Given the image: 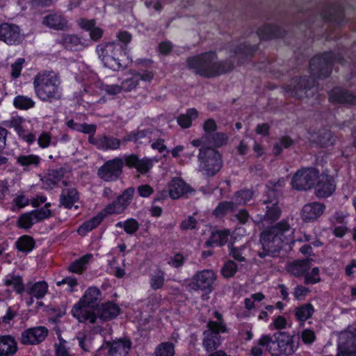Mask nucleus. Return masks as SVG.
Returning a JSON list of instances; mask_svg holds the SVG:
<instances>
[{
    "label": "nucleus",
    "mask_w": 356,
    "mask_h": 356,
    "mask_svg": "<svg viewBox=\"0 0 356 356\" xmlns=\"http://www.w3.org/2000/svg\"><path fill=\"white\" fill-rule=\"evenodd\" d=\"M334 62L343 65L345 60L340 54H336L332 51L325 52L321 56L312 58L309 61V70L313 77L293 78L290 83L284 86L287 95L298 99L312 97L316 92L315 78L327 77L332 70Z\"/></svg>",
    "instance_id": "1"
},
{
    "label": "nucleus",
    "mask_w": 356,
    "mask_h": 356,
    "mask_svg": "<svg viewBox=\"0 0 356 356\" xmlns=\"http://www.w3.org/2000/svg\"><path fill=\"white\" fill-rule=\"evenodd\" d=\"M293 232V229L284 220L263 231L260 235L261 248L257 252L258 256L266 261L277 257L284 244L293 242L291 237Z\"/></svg>",
    "instance_id": "2"
},
{
    "label": "nucleus",
    "mask_w": 356,
    "mask_h": 356,
    "mask_svg": "<svg viewBox=\"0 0 356 356\" xmlns=\"http://www.w3.org/2000/svg\"><path fill=\"white\" fill-rule=\"evenodd\" d=\"M186 64L188 68L195 74L204 78L218 76L234 67L230 60H218L216 53L212 51L188 58Z\"/></svg>",
    "instance_id": "3"
},
{
    "label": "nucleus",
    "mask_w": 356,
    "mask_h": 356,
    "mask_svg": "<svg viewBox=\"0 0 356 356\" xmlns=\"http://www.w3.org/2000/svg\"><path fill=\"white\" fill-rule=\"evenodd\" d=\"M284 186V178H280L277 181L270 180L266 183L265 192L266 198L257 203L259 209L264 212L263 214H258L259 221L272 223L280 218L282 209L278 203L280 197L282 195Z\"/></svg>",
    "instance_id": "4"
},
{
    "label": "nucleus",
    "mask_w": 356,
    "mask_h": 356,
    "mask_svg": "<svg viewBox=\"0 0 356 356\" xmlns=\"http://www.w3.org/2000/svg\"><path fill=\"white\" fill-rule=\"evenodd\" d=\"M33 87L36 96L42 102L53 103L63 97L60 76L53 71H44L35 75Z\"/></svg>",
    "instance_id": "5"
},
{
    "label": "nucleus",
    "mask_w": 356,
    "mask_h": 356,
    "mask_svg": "<svg viewBox=\"0 0 356 356\" xmlns=\"http://www.w3.org/2000/svg\"><path fill=\"white\" fill-rule=\"evenodd\" d=\"M101 293L97 287H90L79 303L75 304L71 311L72 316L79 322L88 321L95 323V314L93 311L99 306Z\"/></svg>",
    "instance_id": "6"
},
{
    "label": "nucleus",
    "mask_w": 356,
    "mask_h": 356,
    "mask_svg": "<svg viewBox=\"0 0 356 356\" xmlns=\"http://www.w3.org/2000/svg\"><path fill=\"white\" fill-rule=\"evenodd\" d=\"M259 345L265 347L273 356L292 355L296 350L293 337L285 332H277L272 336L263 335L259 340Z\"/></svg>",
    "instance_id": "7"
},
{
    "label": "nucleus",
    "mask_w": 356,
    "mask_h": 356,
    "mask_svg": "<svg viewBox=\"0 0 356 356\" xmlns=\"http://www.w3.org/2000/svg\"><path fill=\"white\" fill-rule=\"evenodd\" d=\"M122 48L118 42L113 41L99 44L96 47V51L104 67L113 71H119L127 66L122 59L124 56Z\"/></svg>",
    "instance_id": "8"
},
{
    "label": "nucleus",
    "mask_w": 356,
    "mask_h": 356,
    "mask_svg": "<svg viewBox=\"0 0 356 356\" xmlns=\"http://www.w3.org/2000/svg\"><path fill=\"white\" fill-rule=\"evenodd\" d=\"M199 151V171L207 177L215 176L222 167L221 154L213 148H200Z\"/></svg>",
    "instance_id": "9"
},
{
    "label": "nucleus",
    "mask_w": 356,
    "mask_h": 356,
    "mask_svg": "<svg viewBox=\"0 0 356 356\" xmlns=\"http://www.w3.org/2000/svg\"><path fill=\"white\" fill-rule=\"evenodd\" d=\"M217 124L213 119L209 118L204 121L203 128V138L206 140L205 148H216L225 145L229 137L224 132H217Z\"/></svg>",
    "instance_id": "10"
},
{
    "label": "nucleus",
    "mask_w": 356,
    "mask_h": 356,
    "mask_svg": "<svg viewBox=\"0 0 356 356\" xmlns=\"http://www.w3.org/2000/svg\"><path fill=\"white\" fill-rule=\"evenodd\" d=\"M207 327L203 332L202 345L207 352H213L221 344L220 334L226 332L227 327L225 323H217L213 321H209Z\"/></svg>",
    "instance_id": "11"
},
{
    "label": "nucleus",
    "mask_w": 356,
    "mask_h": 356,
    "mask_svg": "<svg viewBox=\"0 0 356 356\" xmlns=\"http://www.w3.org/2000/svg\"><path fill=\"white\" fill-rule=\"evenodd\" d=\"M318 177V171L314 168L298 170L293 177L292 186L298 191H306L315 186Z\"/></svg>",
    "instance_id": "12"
},
{
    "label": "nucleus",
    "mask_w": 356,
    "mask_h": 356,
    "mask_svg": "<svg viewBox=\"0 0 356 356\" xmlns=\"http://www.w3.org/2000/svg\"><path fill=\"white\" fill-rule=\"evenodd\" d=\"M216 279V275L212 270H203L198 271L193 275L192 281L188 284L190 290H201L206 293H210L213 290V283Z\"/></svg>",
    "instance_id": "13"
},
{
    "label": "nucleus",
    "mask_w": 356,
    "mask_h": 356,
    "mask_svg": "<svg viewBox=\"0 0 356 356\" xmlns=\"http://www.w3.org/2000/svg\"><path fill=\"white\" fill-rule=\"evenodd\" d=\"M124 161V159L120 157L106 161L98 169L99 177L104 181H116L122 173Z\"/></svg>",
    "instance_id": "14"
},
{
    "label": "nucleus",
    "mask_w": 356,
    "mask_h": 356,
    "mask_svg": "<svg viewBox=\"0 0 356 356\" xmlns=\"http://www.w3.org/2000/svg\"><path fill=\"white\" fill-rule=\"evenodd\" d=\"M24 35L19 26L3 23L0 24V40L8 45H17L24 40Z\"/></svg>",
    "instance_id": "15"
},
{
    "label": "nucleus",
    "mask_w": 356,
    "mask_h": 356,
    "mask_svg": "<svg viewBox=\"0 0 356 356\" xmlns=\"http://www.w3.org/2000/svg\"><path fill=\"white\" fill-rule=\"evenodd\" d=\"M48 329L44 326L28 328L21 333L19 341L24 345H37L45 340Z\"/></svg>",
    "instance_id": "16"
},
{
    "label": "nucleus",
    "mask_w": 356,
    "mask_h": 356,
    "mask_svg": "<svg viewBox=\"0 0 356 356\" xmlns=\"http://www.w3.org/2000/svg\"><path fill=\"white\" fill-rule=\"evenodd\" d=\"M132 346V342L128 337H122L106 341L104 348L108 350V356H127Z\"/></svg>",
    "instance_id": "17"
},
{
    "label": "nucleus",
    "mask_w": 356,
    "mask_h": 356,
    "mask_svg": "<svg viewBox=\"0 0 356 356\" xmlns=\"http://www.w3.org/2000/svg\"><path fill=\"white\" fill-rule=\"evenodd\" d=\"M329 100L334 104L355 106L356 95L346 88L335 87L329 92Z\"/></svg>",
    "instance_id": "18"
},
{
    "label": "nucleus",
    "mask_w": 356,
    "mask_h": 356,
    "mask_svg": "<svg viewBox=\"0 0 356 356\" xmlns=\"http://www.w3.org/2000/svg\"><path fill=\"white\" fill-rule=\"evenodd\" d=\"M88 142L96 146L97 149L104 151L118 149L121 145V140L119 138L105 134L98 135L97 137L90 136Z\"/></svg>",
    "instance_id": "19"
},
{
    "label": "nucleus",
    "mask_w": 356,
    "mask_h": 356,
    "mask_svg": "<svg viewBox=\"0 0 356 356\" xmlns=\"http://www.w3.org/2000/svg\"><path fill=\"white\" fill-rule=\"evenodd\" d=\"M120 312V309L118 305L113 302H107L95 308L93 314H95V321L99 318L102 321H107L116 318Z\"/></svg>",
    "instance_id": "20"
},
{
    "label": "nucleus",
    "mask_w": 356,
    "mask_h": 356,
    "mask_svg": "<svg viewBox=\"0 0 356 356\" xmlns=\"http://www.w3.org/2000/svg\"><path fill=\"white\" fill-rule=\"evenodd\" d=\"M159 132L158 130L152 128L138 129L124 136L122 141L124 143L130 141L143 143L142 140H145L147 143H149L159 136Z\"/></svg>",
    "instance_id": "21"
},
{
    "label": "nucleus",
    "mask_w": 356,
    "mask_h": 356,
    "mask_svg": "<svg viewBox=\"0 0 356 356\" xmlns=\"http://www.w3.org/2000/svg\"><path fill=\"white\" fill-rule=\"evenodd\" d=\"M325 206L320 202H311L306 204L301 211V218L305 222H311L316 220L324 213Z\"/></svg>",
    "instance_id": "22"
},
{
    "label": "nucleus",
    "mask_w": 356,
    "mask_h": 356,
    "mask_svg": "<svg viewBox=\"0 0 356 356\" xmlns=\"http://www.w3.org/2000/svg\"><path fill=\"white\" fill-rule=\"evenodd\" d=\"M42 24L56 31L69 29L70 24L66 17L61 13H51L42 18Z\"/></svg>",
    "instance_id": "23"
},
{
    "label": "nucleus",
    "mask_w": 356,
    "mask_h": 356,
    "mask_svg": "<svg viewBox=\"0 0 356 356\" xmlns=\"http://www.w3.org/2000/svg\"><path fill=\"white\" fill-rule=\"evenodd\" d=\"M126 165L129 168H135L141 174H145L153 166L152 160L148 158L139 159L136 154L126 155L124 156Z\"/></svg>",
    "instance_id": "24"
},
{
    "label": "nucleus",
    "mask_w": 356,
    "mask_h": 356,
    "mask_svg": "<svg viewBox=\"0 0 356 356\" xmlns=\"http://www.w3.org/2000/svg\"><path fill=\"white\" fill-rule=\"evenodd\" d=\"M193 191L189 185L179 177L173 178L169 184L168 193L170 197L174 200Z\"/></svg>",
    "instance_id": "25"
},
{
    "label": "nucleus",
    "mask_w": 356,
    "mask_h": 356,
    "mask_svg": "<svg viewBox=\"0 0 356 356\" xmlns=\"http://www.w3.org/2000/svg\"><path fill=\"white\" fill-rule=\"evenodd\" d=\"M66 173L64 168L49 169L47 174L41 179L42 187L45 189H52L63 178Z\"/></svg>",
    "instance_id": "26"
},
{
    "label": "nucleus",
    "mask_w": 356,
    "mask_h": 356,
    "mask_svg": "<svg viewBox=\"0 0 356 356\" xmlns=\"http://www.w3.org/2000/svg\"><path fill=\"white\" fill-rule=\"evenodd\" d=\"M318 181L315 185L316 195L318 197H326L335 191L334 181L327 176H318Z\"/></svg>",
    "instance_id": "27"
},
{
    "label": "nucleus",
    "mask_w": 356,
    "mask_h": 356,
    "mask_svg": "<svg viewBox=\"0 0 356 356\" xmlns=\"http://www.w3.org/2000/svg\"><path fill=\"white\" fill-rule=\"evenodd\" d=\"M77 24L81 29L89 32L92 40L97 41L102 37L104 31L96 26V22L95 19L80 18L77 20Z\"/></svg>",
    "instance_id": "28"
},
{
    "label": "nucleus",
    "mask_w": 356,
    "mask_h": 356,
    "mask_svg": "<svg viewBox=\"0 0 356 356\" xmlns=\"http://www.w3.org/2000/svg\"><path fill=\"white\" fill-rule=\"evenodd\" d=\"M311 268V262L308 259L296 260L287 264L286 270L295 277H299L305 275Z\"/></svg>",
    "instance_id": "29"
},
{
    "label": "nucleus",
    "mask_w": 356,
    "mask_h": 356,
    "mask_svg": "<svg viewBox=\"0 0 356 356\" xmlns=\"http://www.w3.org/2000/svg\"><path fill=\"white\" fill-rule=\"evenodd\" d=\"M17 350V341L10 336L0 337V356H13Z\"/></svg>",
    "instance_id": "30"
},
{
    "label": "nucleus",
    "mask_w": 356,
    "mask_h": 356,
    "mask_svg": "<svg viewBox=\"0 0 356 356\" xmlns=\"http://www.w3.org/2000/svg\"><path fill=\"white\" fill-rule=\"evenodd\" d=\"M79 200V195L75 188H64L60 195V204L66 209H71Z\"/></svg>",
    "instance_id": "31"
},
{
    "label": "nucleus",
    "mask_w": 356,
    "mask_h": 356,
    "mask_svg": "<svg viewBox=\"0 0 356 356\" xmlns=\"http://www.w3.org/2000/svg\"><path fill=\"white\" fill-rule=\"evenodd\" d=\"M257 33L261 40H269L283 36L284 31L277 26L267 24L259 28Z\"/></svg>",
    "instance_id": "32"
},
{
    "label": "nucleus",
    "mask_w": 356,
    "mask_h": 356,
    "mask_svg": "<svg viewBox=\"0 0 356 356\" xmlns=\"http://www.w3.org/2000/svg\"><path fill=\"white\" fill-rule=\"evenodd\" d=\"M60 43L65 48L72 51H78L84 47V44L81 39L73 34L63 35L61 38Z\"/></svg>",
    "instance_id": "33"
},
{
    "label": "nucleus",
    "mask_w": 356,
    "mask_h": 356,
    "mask_svg": "<svg viewBox=\"0 0 356 356\" xmlns=\"http://www.w3.org/2000/svg\"><path fill=\"white\" fill-rule=\"evenodd\" d=\"M229 232L227 230H220L213 232L209 238L205 242V245L211 247L214 245L222 246L228 241Z\"/></svg>",
    "instance_id": "34"
},
{
    "label": "nucleus",
    "mask_w": 356,
    "mask_h": 356,
    "mask_svg": "<svg viewBox=\"0 0 356 356\" xmlns=\"http://www.w3.org/2000/svg\"><path fill=\"white\" fill-rule=\"evenodd\" d=\"M16 160L17 163L23 167L24 170L38 167L41 161V159L35 154L19 155Z\"/></svg>",
    "instance_id": "35"
},
{
    "label": "nucleus",
    "mask_w": 356,
    "mask_h": 356,
    "mask_svg": "<svg viewBox=\"0 0 356 356\" xmlns=\"http://www.w3.org/2000/svg\"><path fill=\"white\" fill-rule=\"evenodd\" d=\"M48 284L44 281L38 282L27 288L26 293L38 300L42 299L47 294Z\"/></svg>",
    "instance_id": "36"
},
{
    "label": "nucleus",
    "mask_w": 356,
    "mask_h": 356,
    "mask_svg": "<svg viewBox=\"0 0 356 356\" xmlns=\"http://www.w3.org/2000/svg\"><path fill=\"white\" fill-rule=\"evenodd\" d=\"M197 116L198 112L195 108H189L185 114L179 115L177 118V121L181 128L187 129L191 126L192 121L196 119Z\"/></svg>",
    "instance_id": "37"
},
{
    "label": "nucleus",
    "mask_w": 356,
    "mask_h": 356,
    "mask_svg": "<svg viewBox=\"0 0 356 356\" xmlns=\"http://www.w3.org/2000/svg\"><path fill=\"white\" fill-rule=\"evenodd\" d=\"M104 218V215L103 213L97 214L90 220L83 222L78 229V233L81 236L86 235L87 232L97 227L103 220Z\"/></svg>",
    "instance_id": "38"
},
{
    "label": "nucleus",
    "mask_w": 356,
    "mask_h": 356,
    "mask_svg": "<svg viewBox=\"0 0 356 356\" xmlns=\"http://www.w3.org/2000/svg\"><path fill=\"white\" fill-rule=\"evenodd\" d=\"M316 143L323 147L332 146L335 143V137L330 130L323 129L318 133Z\"/></svg>",
    "instance_id": "39"
},
{
    "label": "nucleus",
    "mask_w": 356,
    "mask_h": 356,
    "mask_svg": "<svg viewBox=\"0 0 356 356\" xmlns=\"http://www.w3.org/2000/svg\"><path fill=\"white\" fill-rule=\"evenodd\" d=\"M314 312V307L310 303L302 305L295 309V316L299 321H305L312 317Z\"/></svg>",
    "instance_id": "40"
},
{
    "label": "nucleus",
    "mask_w": 356,
    "mask_h": 356,
    "mask_svg": "<svg viewBox=\"0 0 356 356\" xmlns=\"http://www.w3.org/2000/svg\"><path fill=\"white\" fill-rule=\"evenodd\" d=\"M15 245L19 251L29 252L33 249L35 241L31 236L24 235L18 238L15 243Z\"/></svg>",
    "instance_id": "41"
},
{
    "label": "nucleus",
    "mask_w": 356,
    "mask_h": 356,
    "mask_svg": "<svg viewBox=\"0 0 356 356\" xmlns=\"http://www.w3.org/2000/svg\"><path fill=\"white\" fill-rule=\"evenodd\" d=\"M92 257L91 254H88L74 261L67 267L68 270L73 273H82L86 268V265Z\"/></svg>",
    "instance_id": "42"
},
{
    "label": "nucleus",
    "mask_w": 356,
    "mask_h": 356,
    "mask_svg": "<svg viewBox=\"0 0 356 356\" xmlns=\"http://www.w3.org/2000/svg\"><path fill=\"white\" fill-rule=\"evenodd\" d=\"M254 191L251 189H242L235 193L234 201L236 205L247 204L252 199Z\"/></svg>",
    "instance_id": "43"
},
{
    "label": "nucleus",
    "mask_w": 356,
    "mask_h": 356,
    "mask_svg": "<svg viewBox=\"0 0 356 356\" xmlns=\"http://www.w3.org/2000/svg\"><path fill=\"white\" fill-rule=\"evenodd\" d=\"M115 226L123 228L127 234L133 235L138 230L140 225L136 219L129 218L124 222H118Z\"/></svg>",
    "instance_id": "44"
},
{
    "label": "nucleus",
    "mask_w": 356,
    "mask_h": 356,
    "mask_svg": "<svg viewBox=\"0 0 356 356\" xmlns=\"http://www.w3.org/2000/svg\"><path fill=\"white\" fill-rule=\"evenodd\" d=\"M257 49V47L256 45L251 46L246 43H242L236 47L234 54L236 56L248 58L252 56Z\"/></svg>",
    "instance_id": "45"
},
{
    "label": "nucleus",
    "mask_w": 356,
    "mask_h": 356,
    "mask_svg": "<svg viewBox=\"0 0 356 356\" xmlns=\"http://www.w3.org/2000/svg\"><path fill=\"white\" fill-rule=\"evenodd\" d=\"M165 282V273L158 269L150 276L149 284L152 289L157 290L163 287Z\"/></svg>",
    "instance_id": "46"
},
{
    "label": "nucleus",
    "mask_w": 356,
    "mask_h": 356,
    "mask_svg": "<svg viewBox=\"0 0 356 356\" xmlns=\"http://www.w3.org/2000/svg\"><path fill=\"white\" fill-rule=\"evenodd\" d=\"M327 20L341 24L343 20V9L340 5L331 8L325 16Z\"/></svg>",
    "instance_id": "47"
},
{
    "label": "nucleus",
    "mask_w": 356,
    "mask_h": 356,
    "mask_svg": "<svg viewBox=\"0 0 356 356\" xmlns=\"http://www.w3.org/2000/svg\"><path fill=\"white\" fill-rule=\"evenodd\" d=\"M6 286H13V289L17 293H22L24 291L22 279L20 276L8 275L4 281Z\"/></svg>",
    "instance_id": "48"
},
{
    "label": "nucleus",
    "mask_w": 356,
    "mask_h": 356,
    "mask_svg": "<svg viewBox=\"0 0 356 356\" xmlns=\"http://www.w3.org/2000/svg\"><path fill=\"white\" fill-rule=\"evenodd\" d=\"M13 104L15 108L26 110L34 106V101L26 96L18 95L13 100Z\"/></svg>",
    "instance_id": "49"
},
{
    "label": "nucleus",
    "mask_w": 356,
    "mask_h": 356,
    "mask_svg": "<svg viewBox=\"0 0 356 356\" xmlns=\"http://www.w3.org/2000/svg\"><path fill=\"white\" fill-rule=\"evenodd\" d=\"M155 356H173L175 346L171 342H163L158 345L154 352Z\"/></svg>",
    "instance_id": "50"
},
{
    "label": "nucleus",
    "mask_w": 356,
    "mask_h": 356,
    "mask_svg": "<svg viewBox=\"0 0 356 356\" xmlns=\"http://www.w3.org/2000/svg\"><path fill=\"white\" fill-rule=\"evenodd\" d=\"M236 209V205L232 201H224L220 202L213 211V213L217 216H223L229 211H234Z\"/></svg>",
    "instance_id": "51"
},
{
    "label": "nucleus",
    "mask_w": 356,
    "mask_h": 356,
    "mask_svg": "<svg viewBox=\"0 0 356 356\" xmlns=\"http://www.w3.org/2000/svg\"><path fill=\"white\" fill-rule=\"evenodd\" d=\"M17 226L22 229H29L36 223L33 218V213L31 212L22 214L17 220Z\"/></svg>",
    "instance_id": "52"
},
{
    "label": "nucleus",
    "mask_w": 356,
    "mask_h": 356,
    "mask_svg": "<svg viewBox=\"0 0 356 356\" xmlns=\"http://www.w3.org/2000/svg\"><path fill=\"white\" fill-rule=\"evenodd\" d=\"M126 209L118 199L107 205L103 210L104 216L108 214H120Z\"/></svg>",
    "instance_id": "53"
},
{
    "label": "nucleus",
    "mask_w": 356,
    "mask_h": 356,
    "mask_svg": "<svg viewBox=\"0 0 356 356\" xmlns=\"http://www.w3.org/2000/svg\"><path fill=\"white\" fill-rule=\"evenodd\" d=\"M293 144V140L288 136H282L280 138L279 143H276L273 146V153L275 155H279L282 151V147L289 148Z\"/></svg>",
    "instance_id": "54"
},
{
    "label": "nucleus",
    "mask_w": 356,
    "mask_h": 356,
    "mask_svg": "<svg viewBox=\"0 0 356 356\" xmlns=\"http://www.w3.org/2000/svg\"><path fill=\"white\" fill-rule=\"evenodd\" d=\"M50 206V203H46L44 207L31 211L33 213V218L36 222H40L51 216V211L49 209Z\"/></svg>",
    "instance_id": "55"
},
{
    "label": "nucleus",
    "mask_w": 356,
    "mask_h": 356,
    "mask_svg": "<svg viewBox=\"0 0 356 356\" xmlns=\"http://www.w3.org/2000/svg\"><path fill=\"white\" fill-rule=\"evenodd\" d=\"M117 42L120 44V46L122 48V53L126 55L127 44L131 41L132 35L130 33L127 31H120L117 33Z\"/></svg>",
    "instance_id": "56"
},
{
    "label": "nucleus",
    "mask_w": 356,
    "mask_h": 356,
    "mask_svg": "<svg viewBox=\"0 0 356 356\" xmlns=\"http://www.w3.org/2000/svg\"><path fill=\"white\" fill-rule=\"evenodd\" d=\"M134 193V188L133 187H129L125 189L122 193L118 197L117 199L120 201L124 208L127 209L133 199Z\"/></svg>",
    "instance_id": "57"
},
{
    "label": "nucleus",
    "mask_w": 356,
    "mask_h": 356,
    "mask_svg": "<svg viewBox=\"0 0 356 356\" xmlns=\"http://www.w3.org/2000/svg\"><path fill=\"white\" fill-rule=\"evenodd\" d=\"M237 269L236 264L232 260H229L225 264L221 270V273L225 277L229 278L235 275L237 272Z\"/></svg>",
    "instance_id": "58"
},
{
    "label": "nucleus",
    "mask_w": 356,
    "mask_h": 356,
    "mask_svg": "<svg viewBox=\"0 0 356 356\" xmlns=\"http://www.w3.org/2000/svg\"><path fill=\"white\" fill-rule=\"evenodd\" d=\"M320 281L319 269L317 267L313 268L310 273L307 272L305 275V284H314Z\"/></svg>",
    "instance_id": "59"
},
{
    "label": "nucleus",
    "mask_w": 356,
    "mask_h": 356,
    "mask_svg": "<svg viewBox=\"0 0 356 356\" xmlns=\"http://www.w3.org/2000/svg\"><path fill=\"white\" fill-rule=\"evenodd\" d=\"M138 85L137 76L134 74L132 77L124 80L121 83L120 87L122 90L129 92L136 88Z\"/></svg>",
    "instance_id": "60"
},
{
    "label": "nucleus",
    "mask_w": 356,
    "mask_h": 356,
    "mask_svg": "<svg viewBox=\"0 0 356 356\" xmlns=\"http://www.w3.org/2000/svg\"><path fill=\"white\" fill-rule=\"evenodd\" d=\"M63 284L67 285L66 290L67 291L72 292V291H74V286L78 285V282L75 277L70 276V277H65L62 280L58 281L56 282L57 286H61Z\"/></svg>",
    "instance_id": "61"
},
{
    "label": "nucleus",
    "mask_w": 356,
    "mask_h": 356,
    "mask_svg": "<svg viewBox=\"0 0 356 356\" xmlns=\"http://www.w3.org/2000/svg\"><path fill=\"white\" fill-rule=\"evenodd\" d=\"M25 62L24 58H19L11 65V76L14 79L18 78L21 74L22 66Z\"/></svg>",
    "instance_id": "62"
},
{
    "label": "nucleus",
    "mask_w": 356,
    "mask_h": 356,
    "mask_svg": "<svg viewBox=\"0 0 356 356\" xmlns=\"http://www.w3.org/2000/svg\"><path fill=\"white\" fill-rule=\"evenodd\" d=\"M196 219L193 216H189L181 222L180 228L182 230L193 229L196 227Z\"/></svg>",
    "instance_id": "63"
},
{
    "label": "nucleus",
    "mask_w": 356,
    "mask_h": 356,
    "mask_svg": "<svg viewBox=\"0 0 356 356\" xmlns=\"http://www.w3.org/2000/svg\"><path fill=\"white\" fill-rule=\"evenodd\" d=\"M337 356H356V346L354 347H343L339 345Z\"/></svg>",
    "instance_id": "64"
}]
</instances>
